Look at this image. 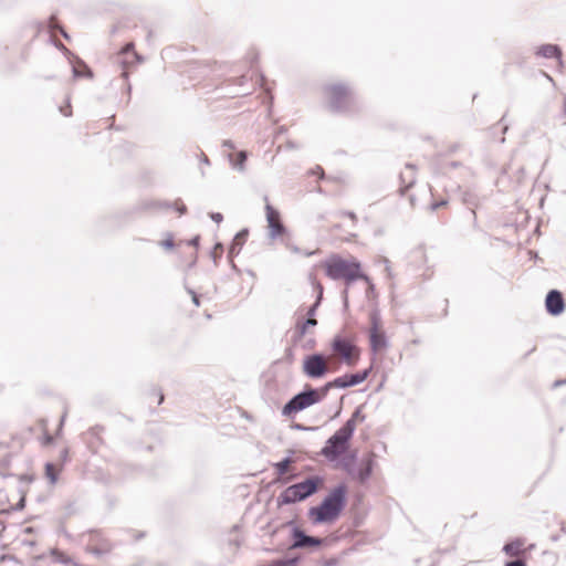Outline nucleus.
Here are the masks:
<instances>
[{"mask_svg":"<svg viewBox=\"0 0 566 566\" xmlns=\"http://www.w3.org/2000/svg\"><path fill=\"white\" fill-rule=\"evenodd\" d=\"M78 65L72 66V73L74 78H92L93 77V71L88 67V65L82 61L81 59L76 57Z\"/></svg>","mask_w":566,"mask_h":566,"instance_id":"412c9836","label":"nucleus"},{"mask_svg":"<svg viewBox=\"0 0 566 566\" xmlns=\"http://www.w3.org/2000/svg\"><path fill=\"white\" fill-rule=\"evenodd\" d=\"M332 350L340 356V359L347 366H354L359 356L358 347L349 339L336 335L331 343Z\"/></svg>","mask_w":566,"mask_h":566,"instance_id":"9d476101","label":"nucleus"},{"mask_svg":"<svg viewBox=\"0 0 566 566\" xmlns=\"http://www.w3.org/2000/svg\"><path fill=\"white\" fill-rule=\"evenodd\" d=\"M60 112H61L64 116H66V117H69V116H71V115H72V108H71L70 99H67L66 106H64V107H63V106H61V107H60Z\"/></svg>","mask_w":566,"mask_h":566,"instance_id":"c03bdc74","label":"nucleus"},{"mask_svg":"<svg viewBox=\"0 0 566 566\" xmlns=\"http://www.w3.org/2000/svg\"><path fill=\"white\" fill-rule=\"evenodd\" d=\"M301 560H302L301 555H294V556L274 559L270 563V566H297Z\"/></svg>","mask_w":566,"mask_h":566,"instance_id":"b1692460","label":"nucleus"},{"mask_svg":"<svg viewBox=\"0 0 566 566\" xmlns=\"http://www.w3.org/2000/svg\"><path fill=\"white\" fill-rule=\"evenodd\" d=\"M347 378L350 382V386L354 387V386H357L360 384L359 379H358V376L356 373L354 374H347Z\"/></svg>","mask_w":566,"mask_h":566,"instance_id":"37998d69","label":"nucleus"},{"mask_svg":"<svg viewBox=\"0 0 566 566\" xmlns=\"http://www.w3.org/2000/svg\"><path fill=\"white\" fill-rule=\"evenodd\" d=\"M53 442V437L49 433H45L44 434V443L45 444H51Z\"/></svg>","mask_w":566,"mask_h":566,"instance_id":"bf43d9fd","label":"nucleus"},{"mask_svg":"<svg viewBox=\"0 0 566 566\" xmlns=\"http://www.w3.org/2000/svg\"><path fill=\"white\" fill-rule=\"evenodd\" d=\"M325 274L333 281H344L346 289L342 292L344 306H348V287L359 280H367L361 264L356 258L345 259L339 254H332L322 262Z\"/></svg>","mask_w":566,"mask_h":566,"instance_id":"f257e3e1","label":"nucleus"},{"mask_svg":"<svg viewBox=\"0 0 566 566\" xmlns=\"http://www.w3.org/2000/svg\"><path fill=\"white\" fill-rule=\"evenodd\" d=\"M364 281L367 283V290H366L367 296H369L370 294H374L376 291V286L373 283L371 279L367 275V280H364Z\"/></svg>","mask_w":566,"mask_h":566,"instance_id":"a19ab883","label":"nucleus"},{"mask_svg":"<svg viewBox=\"0 0 566 566\" xmlns=\"http://www.w3.org/2000/svg\"><path fill=\"white\" fill-rule=\"evenodd\" d=\"M504 566H527L526 558H515L513 560H509L504 564Z\"/></svg>","mask_w":566,"mask_h":566,"instance_id":"4c0bfd02","label":"nucleus"},{"mask_svg":"<svg viewBox=\"0 0 566 566\" xmlns=\"http://www.w3.org/2000/svg\"><path fill=\"white\" fill-rule=\"evenodd\" d=\"M371 370H373V366H369L368 368H365V369L356 373L360 384L364 382L369 377Z\"/></svg>","mask_w":566,"mask_h":566,"instance_id":"72a5a7b5","label":"nucleus"},{"mask_svg":"<svg viewBox=\"0 0 566 566\" xmlns=\"http://www.w3.org/2000/svg\"><path fill=\"white\" fill-rule=\"evenodd\" d=\"M65 418H66V411L61 417V420H60V423H59V428H57V434L62 431Z\"/></svg>","mask_w":566,"mask_h":566,"instance_id":"4d7b16f0","label":"nucleus"},{"mask_svg":"<svg viewBox=\"0 0 566 566\" xmlns=\"http://www.w3.org/2000/svg\"><path fill=\"white\" fill-rule=\"evenodd\" d=\"M381 262L385 264V271L388 277H392V271L390 266V261L387 258H382Z\"/></svg>","mask_w":566,"mask_h":566,"instance_id":"a18cd8bd","label":"nucleus"},{"mask_svg":"<svg viewBox=\"0 0 566 566\" xmlns=\"http://www.w3.org/2000/svg\"><path fill=\"white\" fill-rule=\"evenodd\" d=\"M293 454H294V451L290 450L289 454L285 458H283L281 461L274 463V469H275V472L277 473V475H280V476L284 475L287 472L289 467L294 462Z\"/></svg>","mask_w":566,"mask_h":566,"instance_id":"4be33fe9","label":"nucleus"},{"mask_svg":"<svg viewBox=\"0 0 566 566\" xmlns=\"http://www.w3.org/2000/svg\"><path fill=\"white\" fill-rule=\"evenodd\" d=\"M340 216H344V217H348L349 219H352L354 222L357 221V216L355 214V212L353 211H342L340 212Z\"/></svg>","mask_w":566,"mask_h":566,"instance_id":"603ef678","label":"nucleus"},{"mask_svg":"<svg viewBox=\"0 0 566 566\" xmlns=\"http://www.w3.org/2000/svg\"><path fill=\"white\" fill-rule=\"evenodd\" d=\"M460 144L459 143H454L452 145L449 146L448 150L446 151V155H452V154H455L459 149H460ZM444 156V154H442Z\"/></svg>","mask_w":566,"mask_h":566,"instance_id":"de8ad7c7","label":"nucleus"},{"mask_svg":"<svg viewBox=\"0 0 566 566\" xmlns=\"http://www.w3.org/2000/svg\"><path fill=\"white\" fill-rule=\"evenodd\" d=\"M462 201L468 207H476L478 206V197L474 192L470 190H465L462 192Z\"/></svg>","mask_w":566,"mask_h":566,"instance_id":"c756f323","label":"nucleus"},{"mask_svg":"<svg viewBox=\"0 0 566 566\" xmlns=\"http://www.w3.org/2000/svg\"><path fill=\"white\" fill-rule=\"evenodd\" d=\"M264 200L268 201V196L264 197ZM265 214L269 228V237L274 240L287 232V228L281 221L280 212L272 207L269 202L265 205Z\"/></svg>","mask_w":566,"mask_h":566,"instance_id":"ddd939ff","label":"nucleus"},{"mask_svg":"<svg viewBox=\"0 0 566 566\" xmlns=\"http://www.w3.org/2000/svg\"><path fill=\"white\" fill-rule=\"evenodd\" d=\"M209 217L211 218L212 221H214L216 223H220L222 222L223 220V216L222 213L220 212H210Z\"/></svg>","mask_w":566,"mask_h":566,"instance_id":"09e8293b","label":"nucleus"},{"mask_svg":"<svg viewBox=\"0 0 566 566\" xmlns=\"http://www.w3.org/2000/svg\"><path fill=\"white\" fill-rule=\"evenodd\" d=\"M563 385H566V378L555 380V381L553 382L552 387H553V388H557V387L563 386Z\"/></svg>","mask_w":566,"mask_h":566,"instance_id":"6e6d98bb","label":"nucleus"},{"mask_svg":"<svg viewBox=\"0 0 566 566\" xmlns=\"http://www.w3.org/2000/svg\"><path fill=\"white\" fill-rule=\"evenodd\" d=\"M339 559L337 557H331L323 562L321 566H338Z\"/></svg>","mask_w":566,"mask_h":566,"instance_id":"49530a36","label":"nucleus"},{"mask_svg":"<svg viewBox=\"0 0 566 566\" xmlns=\"http://www.w3.org/2000/svg\"><path fill=\"white\" fill-rule=\"evenodd\" d=\"M325 92L328 94L329 108L333 113L348 112L352 92L347 85L343 83L327 85Z\"/></svg>","mask_w":566,"mask_h":566,"instance_id":"423d86ee","label":"nucleus"},{"mask_svg":"<svg viewBox=\"0 0 566 566\" xmlns=\"http://www.w3.org/2000/svg\"><path fill=\"white\" fill-rule=\"evenodd\" d=\"M92 553H93L94 555H96V556H101V555L103 554V551H102V549H99V548H93V549H92Z\"/></svg>","mask_w":566,"mask_h":566,"instance_id":"0e129e2a","label":"nucleus"},{"mask_svg":"<svg viewBox=\"0 0 566 566\" xmlns=\"http://www.w3.org/2000/svg\"><path fill=\"white\" fill-rule=\"evenodd\" d=\"M249 235L248 229L240 230L233 238L230 247H229V258L232 259L238 255L245 243Z\"/></svg>","mask_w":566,"mask_h":566,"instance_id":"6ab92c4d","label":"nucleus"},{"mask_svg":"<svg viewBox=\"0 0 566 566\" xmlns=\"http://www.w3.org/2000/svg\"><path fill=\"white\" fill-rule=\"evenodd\" d=\"M524 537H515L514 539L503 545L502 552L509 557L526 558V549L524 548Z\"/></svg>","mask_w":566,"mask_h":566,"instance_id":"2eb2a0df","label":"nucleus"},{"mask_svg":"<svg viewBox=\"0 0 566 566\" xmlns=\"http://www.w3.org/2000/svg\"><path fill=\"white\" fill-rule=\"evenodd\" d=\"M286 148L287 149H298L300 146L296 143H294L293 140H287L286 142Z\"/></svg>","mask_w":566,"mask_h":566,"instance_id":"5fc2aeb1","label":"nucleus"},{"mask_svg":"<svg viewBox=\"0 0 566 566\" xmlns=\"http://www.w3.org/2000/svg\"><path fill=\"white\" fill-rule=\"evenodd\" d=\"M333 388H334V385L332 384V380L325 382L321 387L315 388L316 397L318 398V403L322 402L326 398L328 391Z\"/></svg>","mask_w":566,"mask_h":566,"instance_id":"c85d7f7f","label":"nucleus"},{"mask_svg":"<svg viewBox=\"0 0 566 566\" xmlns=\"http://www.w3.org/2000/svg\"><path fill=\"white\" fill-rule=\"evenodd\" d=\"M45 474L51 483H55L57 480V473L54 471V465L50 462L45 464Z\"/></svg>","mask_w":566,"mask_h":566,"instance_id":"2f4dec72","label":"nucleus"},{"mask_svg":"<svg viewBox=\"0 0 566 566\" xmlns=\"http://www.w3.org/2000/svg\"><path fill=\"white\" fill-rule=\"evenodd\" d=\"M366 420V415L363 412V406H358L354 412L352 413L350 418L346 421H352L354 426V431L356 430V422H364Z\"/></svg>","mask_w":566,"mask_h":566,"instance_id":"cd10ccee","label":"nucleus"},{"mask_svg":"<svg viewBox=\"0 0 566 566\" xmlns=\"http://www.w3.org/2000/svg\"><path fill=\"white\" fill-rule=\"evenodd\" d=\"M415 169L416 166L412 164H406V171L400 172L399 179H400V195L403 196L408 189H410L416 184V177H415Z\"/></svg>","mask_w":566,"mask_h":566,"instance_id":"dca6fc26","label":"nucleus"},{"mask_svg":"<svg viewBox=\"0 0 566 566\" xmlns=\"http://www.w3.org/2000/svg\"><path fill=\"white\" fill-rule=\"evenodd\" d=\"M134 50V43L129 42L124 48V53H128Z\"/></svg>","mask_w":566,"mask_h":566,"instance_id":"052dcab7","label":"nucleus"},{"mask_svg":"<svg viewBox=\"0 0 566 566\" xmlns=\"http://www.w3.org/2000/svg\"><path fill=\"white\" fill-rule=\"evenodd\" d=\"M6 530V524L4 522L0 521V535L4 532Z\"/></svg>","mask_w":566,"mask_h":566,"instance_id":"69168bd1","label":"nucleus"},{"mask_svg":"<svg viewBox=\"0 0 566 566\" xmlns=\"http://www.w3.org/2000/svg\"><path fill=\"white\" fill-rule=\"evenodd\" d=\"M248 159V154L244 150H241L235 154V156L229 155V160L233 169L243 171L245 167V161Z\"/></svg>","mask_w":566,"mask_h":566,"instance_id":"5701e85b","label":"nucleus"},{"mask_svg":"<svg viewBox=\"0 0 566 566\" xmlns=\"http://www.w3.org/2000/svg\"><path fill=\"white\" fill-rule=\"evenodd\" d=\"M332 384L334 385V388H337V389H346V388H350V382L347 378V374H344L339 377H336L332 380Z\"/></svg>","mask_w":566,"mask_h":566,"instance_id":"7c9ffc66","label":"nucleus"},{"mask_svg":"<svg viewBox=\"0 0 566 566\" xmlns=\"http://www.w3.org/2000/svg\"><path fill=\"white\" fill-rule=\"evenodd\" d=\"M104 428L102 426H95V427H92L90 430H88V433H91L92 436L94 437H98V434L101 432H103Z\"/></svg>","mask_w":566,"mask_h":566,"instance_id":"3c124183","label":"nucleus"},{"mask_svg":"<svg viewBox=\"0 0 566 566\" xmlns=\"http://www.w3.org/2000/svg\"><path fill=\"white\" fill-rule=\"evenodd\" d=\"M353 436L354 426L352 421H345V423L326 440L325 446L319 451V454L329 462L339 461L348 451Z\"/></svg>","mask_w":566,"mask_h":566,"instance_id":"20e7f679","label":"nucleus"},{"mask_svg":"<svg viewBox=\"0 0 566 566\" xmlns=\"http://www.w3.org/2000/svg\"><path fill=\"white\" fill-rule=\"evenodd\" d=\"M51 555L59 560L61 564L69 565L71 563V558L64 556L59 549H52Z\"/></svg>","mask_w":566,"mask_h":566,"instance_id":"473e14b6","label":"nucleus"},{"mask_svg":"<svg viewBox=\"0 0 566 566\" xmlns=\"http://www.w3.org/2000/svg\"><path fill=\"white\" fill-rule=\"evenodd\" d=\"M200 163H202L205 165H210L209 158L203 153H201V155H200Z\"/></svg>","mask_w":566,"mask_h":566,"instance_id":"13d9d810","label":"nucleus"},{"mask_svg":"<svg viewBox=\"0 0 566 566\" xmlns=\"http://www.w3.org/2000/svg\"><path fill=\"white\" fill-rule=\"evenodd\" d=\"M188 294L191 295V300L195 306H200V296L190 287H186Z\"/></svg>","mask_w":566,"mask_h":566,"instance_id":"58836bf2","label":"nucleus"},{"mask_svg":"<svg viewBox=\"0 0 566 566\" xmlns=\"http://www.w3.org/2000/svg\"><path fill=\"white\" fill-rule=\"evenodd\" d=\"M347 485L339 483L323 497L319 504L311 506L307 512L313 525L334 523L347 504Z\"/></svg>","mask_w":566,"mask_h":566,"instance_id":"f03ea898","label":"nucleus"},{"mask_svg":"<svg viewBox=\"0 0 566 566\" xmlns=\"http://www.w3.org/2000/svg\"><path fill=\"white\" fill-rule=\"evenodd\" d=\"M223 251V247L221 243H217L214 245V249L213 251L211 252V258L213 259V261L216 262L218 258L221 256V253Z\"/></svg>","mask_w":566,"mask_h":566,"instance_id":"e433bc0d","label":"nucleus"},{"mask_svg":"<svg viewBox=\"0 0 566 566\" xmlns=\"http://www.w3.org/2000/svg\"><path fill=\"white\" fill-rule=\"evenodd\" d=\"M160 245L166 250H172L175 248L172 235L169 234L167 239L160 242Z\"/></svg>","mask_w":566,"mask_h":566,"instance_id":"c9c22d12","label":"nucleus"},{"mask_svg":"<svg viewBox=\"0 0 566 566\" xmlns=\"http://www.w3.org/2000/svg\"><path fill=\"white\" fill-rule=\"evenodd\" d=\"M24 533H29V534L33 533V527H31V526L27 527L24 530Z\"/></svg>","mask_w":566,"mask_h":566,"instance_id":"774afa93","label":"nucleus"},{"mask_svg":"<svg viewBox=\"0 0 566 566\" xmlns=\"http://www.w3.org/2000/svg\"><path fill=\"white\" fill-rule=\"evenodd\" d=\"M447 203H448V201H447V200H444V199H442V200H440V201L432 202V203H431V206H430V209H431L432 211H436V210H438L439 208H441V207L446 206Z\"/></svg>","mask_w":566,"mask_h":566,"instance_id":"8fccbe9b","label":"nucleus"},{"mask_svg":"<svg viewBox=\"0 0 566 566\" xmlns=\"http://www.w3.org/2000/svg\"><path fill=\"white\" fill-rule=\"evenodd\" d=\"M324 484V478L321 475H310L303 481L287 486L279 495L277 506L294 504L304 501L316 494Z\"/></svg>","mask_w":566,"mask_h":566,"instance_id":"7ed1b4c3","label":"nucleus"},{"mask_svg":"<svg viewBox=\"0 0 566 566\" xmlns=\"http://www.w3.org/2000/svg\"><path fill=\"white\" fill-rule=\"evenodd\" d=\"M340 460L343 469L347 472V469L352 470L356 468L357 452L353 451L348 454H344Z\"/></svg>","mask_w":566,"mask_h":566,"instance_id":"393cba45","label":"nucleus"},{"mask_svg":"<svg viewBox=\"0 0 566 566\" xmlns=\"http://www.w3.org/2000/svg\"><path fill=\"white\" fill-rule=\"evenodd\" d=\"M318 403L315 387L306 384L303 389L290 398L282 408L284 417L293 418L296 413Z\"/></svg>","mask_w":566,"mask_h":566,"instance_id":"39448f33","label":"nucleus"},{"mask_svg":"<svg viewBox=\"0 0 566 566\" xmlns=\"http://www.w3.org/2000/svg\"><path fill=\"white\" fill-rule=\"evenodd\" d=\"M370 328H369V345L374 354L386 349L389 346L386 333L381 329V316L378 310H373L369 313Z\"/></svg>","mask_w":566,"mask_h":566,"instance_id":"6e6552de","label":"nucleus"},{"mask_svg":"<svg viewBox=\"0 0 566 566\" xmlns=\"http://www.w3.org/2000/svg\"><path fill=\"white\" fill-rule=\"evenodd\" d=\"M223 146L227 147V148H230V149H233L234 148V145L231 140H224L223 142Z\"/></svg>","mask_w":566,"mask_h":566,"instance_id":"e2e57ef3","label":"nucleus"},{"mask_svg":"<svg viewBox=\"0 0 566 566\" xmlns=\"http://www.w3.org/2000/svg\"><path fill=\"white\" fill-rule=\"evenodd\" d=\"M566 307L563 293L558 290H551L545 297L546 312L552 316H559Z\"/></svg>","mask_w":566,"mask_h":566,"instance_id":"4468645a","label":"nucleus"},{"mask_svg":"<svg viewBox=\"0 0 566 566\" xmlns=\"http://www.w3.org/2000/svg\"><path fill=\"white\" fill-rule=\"evenodd\" d=\"M150 394H151V395H154V396H156V397L158 398L157 405H161V403L164 402V400H165V396H164L163 391H161L159 388L154 387V388L151 389V392H150Z\"/></svg>","mask_w":566,"mask_h":566,"instance_id":"ea45409f","label":"nucleus"},{"mask_svg":"<svg viewBox=\"0 0 566 566\" xmlns=\"http://www.w3.org/2000/svg\"><path fill=\"white\" fill-rule=\"evenodd\" d=\"M260 84L263 86L265 82V76L263 74H260Z\"/></svg>","mask_w":566,"mask_h":566,"instance_id":"338daca9","label":"nucleus"},{"mask_svg":"<svg viewBox=\"0 0 566 566\" xmlns=\"http://www.w3.org/2000/svg\"><path fill=\"white\" fill-rule=\"evenodd\" d=\"M317 289H318V294H317L316 301L307 308V312H306L307 317L306 318H314L316 311H317L318 306L321 305V301L323 298V286L321 284H317Z\"/></svg>","mask_w":566,"mask_h":566,"instance_id":"a878e982","label":"nucleus"},{"mask_svg":"<svg viewBox=\"0 0 566 566\" xmlns=\"http://www.w3.org/2000/svg\"><path fill=\"white\" fill-rule=\"evenodd\" d=\"M285 526L291 527V545L290 549H303L310 547L322 546L324 539L317 536L306 534L294 520L287 521Z\"/></svg>","mask_w":566,"mask_h":566,"instance_id":"1a4fd4ad","label":"nucleus"},{"mask_svg":"<svg viewBox=\"0 0 566 566\" xmlns=\"http://www.w3.org/2000/svg\"><path fill=\"white\" fill-rule=\"evenodd\" d=\"M170 209H175L180 216L187 212V207L180 199L175 203L167 200L143 199L136 207V210L139 211H164Z\"/></svg>","mask_w":566,"mask_h":566,"instance_id":"9b49d317","label":"nucleus"},{"mask_svg":"<svg viewBox=\"0 0 566 566\" xmlns=\"http://www.w3.org/2000/svg\"><path fill=\"white\" fill-rule=\"evenodd\" d=\"M371 370H373V366H369L368 368H365V369L356 373L360 384L364 382L369 377Z\"/></svg>","mask_w":566,"mask_h":566,"instance_id":"f704fd0d","label":"nucleus"},{"mask_svg":"<svg viewBox=\"0 0 566 566\" xmlns=\"http://www.w3.org/2000/svg\"><path fill=\"white\" fill-rule=\"evenodd\" d=\"M443 155L441 153H438L433 156L432 158V163H431V166H432V170L434 174L439 175V174H446L447 172V169H455V168H460L463 166V164L461 161H458V160H453V161H450L446 165H442L441 164V159H442Z\"/></svg>","mask_w":566,"mask_h":566,"instance_id":"a211bd4d","label":"nucleus"},{"mask_svg":"<svg viewBox=\"0 0 566 566\" xmlns=\"http://www.w3.org/2000/svg\"><path fill=\"white\" fill-rule=\"evenodd\" d=\"M24 507H25V493L23 491H21V497L18 501V503L15 505L10 506L9 509L1 510L0 514L8 515L11 512L22 511Z\"/></svg>","mask_w":566,"mask_h":566,"instance_id":"bb28decb","label":"nucleus"},{"mask_svg":"<svg viewBox=\"0 0 566 566\" xmlns=\"http://www.w3.org/2000/svg\"><path fill=\"white\" fill-rule=\"evenodd\" d=\"M292 428L295 429V430H300V431H313V430H316L317 428L316 427H306L302 423H298V422H294L292 424Z\"/></svg>","mask_w":566,"mask_h":566,"instance_id":"79ce46f5","label":"nucleus"},{"mask_svg":"<svg viewBox=\"0 0 566 566\" xmlns=\"http://www.w3.org/2000/svg\"><path fill=\"white\" fill-rule=\"evenodd\" d=\"M199 243H200V237L199 235H195L193 238H191L188 241V244L191 245V247H195V248H198Z\"/></svg>","mask_w":566,"mask_h":566,"instance_id":"864d4df0","label":"nucleus"},{"mask_svg":"<svg viewBox=\"0 0 566 566\" xmlns=\"http://www.w3.org/2000/svg\"><path fill=\"white\" fill-rule=\"evenodd\" d=\"M302 373L308 379H323L329 374L326 356L323 353L307 354L303 358Z\"/></svg>","mask_w":566,"mask_h":566,"instance_id":"0eeeda50","label":"nucleus"},{"mask_svg":"<svg viewBox=\"0 0 566 566\" xmlns=\"http://www.w3.org/2000/svg\"><path fill=\"white\" fill-rule=\"evenodd\" d=\"M317 325V321L315 318H303L296 323L294 339L300 340L303 338L310 327H314Z\"/></svg>","mask_w":566,"mask_h":566,"instance_id":"aec40b11","label":"nucleus"},{"mask_svg":"<svg viewBox=\"0 0 566 566\" xmlns=\"http://www.w3.org/2000/svg\"><path fill=\"white\" fill-rule=\"evenodd\" d=\"M376 454L374 452H369L365 454L359 463V467L349 470L347 469V473L356 479L359 483H366L370 476L373 475V471L376 464Z\"/></svg>","mask_w":566,"mask_h":566,"instance_id":"f8f14e48","label":"nucleus"},{"mask_svg":"<svg viewBox=\"0 0 566 566\" xmlns=\"http://www.w3.org/2000/svg\"><path fill=\"white\" fill-rule=\"evenodd\" d=\"M287 132V128L285 126H280L276 130V135H282Z\"/></svg>","mask_w":566,"mask_h":566,"instance_id":"680f3d73","label":"nucleus"},{"mask_svg":"<svg viewBox=\"0 0 566 566\" xmlns=\"http://www.w3.org/2000/svg\"><path fill=\"white\" fill-rule=\"evenodd\" d=\"M535 55L545 59H555L557 61H560L563 51L558 44L548 43L539 45L535 51Z\"/></svg>","mask_w":566,"mask_h":566,"instance_id":"f3484780","label":"nucleus"}]
</instances>
